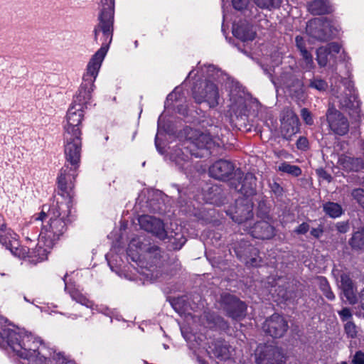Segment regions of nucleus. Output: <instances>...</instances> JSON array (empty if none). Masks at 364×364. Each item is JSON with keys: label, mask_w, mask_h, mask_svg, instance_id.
I'll return each mask as SVG.
<instances>
[{"label": "nucleus", "mask_w": 364, "mask_h": 364, "mask_svg": "<svg viewBox=\"0 0 364 364\" xmlns=\"http://www.w3.org/2000/svg\"><path fill=\"white\" fill-rule=\"evenodd\" d=\"M41 346L42 341L24 329L1 328L0 347H9L16 355L26 360L28 364H51L50 359L41 355L44 346L38 351Z\"/></svg>", "instance_id": "1"}, {"label": "nucleus", "mask_w": 364, "mask_h": 364, "mask_svg": "<svg viewBox=\"0 0 364 364\" xmlns=\"http://www.w3.org/2000/svg\"><path fill=\"white\" fill-rule=\"evenodd\" d=\"M71 208L70 202H56L49 208L43 205L42 211L32 218L33 221L42 223L39 235L47 246L53 247L66 231L71 221Z\"/></svg>", "instance_id": "2"}, {"label": "nucleus", "mask_w": 364, "mask_h": 364, "mask_svg": "<svg viewBox=\"0 0 364 364\" xmlns=\"http://www.w3.org/2000/svg\"><path fill=\"white\" fill-rule=\"evenodd\" d=\"M188 139L183 144L182 148L175 149L171 154V159L181 169H186L189 166L190 156L196 158H202L210 154V150L215 144V138L212 137L209 132H202L196 129H190Z\"/></svg>", "instance_id": "3"}, {"label": "nucleus", "mask_w": 364, "mask_h": 364, "mask_svg": "<svg viewBox=\"0 0 364 364\" xmlns=\"http://www.w3.org/2000/svg\"><path fill=\"white\" fill-rule=\"evenodd\" d=\"M102 42L101 48L91 57L89 60L86 71L82 77L81 83L77 92L73 98L72 105L82 109L87 108L91 100V93L94 90V82L98 75L102 63L107 55L109 44L112 41H107L102 38L99 39Z\"/></svg>", "instance_id": "4"}, {"label": "nucleus", "mask_w": 364, "mask_h": 364, "mask_svg": "<svg viewBox=\"0 0 364 364\" xmlns=\"http://www.w3.org/2000/svg\"><path fill=\"white\" fill-rule=\"evenodd\" d=\"M253 205L247 201L245 204L237 202L236 210L231 214L232 219L241 225L245 231H247L253 237L269 240L274 235V229L268 221L262 220L252 226Z\"/></svg>", "instance_id": "5"}, {"label": "nucleus", "mask_w": 364, "mask_h": 364, "mask_svg": "<svg viewBox=\"0 0 364 364\" xmlns=\"http://www.w3.org/2000/svg\"><path fill=\"white\" fill-rule=\"evenodd\" d=\"M101 7L98 18L99 23L94 30L95 40L97 43L100 38L107 41L112 40L114 0H101Z\"/></svg>", "instance_id": "6"}, {"label": "nucleus", "mask_w": 364, "mask_h": 364, "mask_svg": "<svg viewBox=\"0 0 364 364\" xmlns=\"http://www.w3.org/2000/svg\"><path fill=\"white\" fill-rule=\"evenodd\" d=\"M127 255L134 262H141V258L150 259L155 264L161 257V250L158 246L151 244L149 240L140 237L134 238L129 244Z\"/></svg>", "instance_id": "7"}, {"label": "nucleus", "mask_w": 364, "mask_h": 364, "mask_svg": "<svg viewBox=\"0 0 364 364\" xmlns=\"http://www.w3.org/2000/svg\"><path fill=\"white\" fill-rule=\"evenodd\" d=\"M343 90L339 92L335 88L332 89L333 95L338 100L341 108L349 112L353 117H359L360 102L358 100L352 82L348 80H342Z\"/></svg>", "instance_id": "8"}, {"label": "nucleus", "mask_w": 364, "mask_h": 364, "mask_svg": "<svg viewBox=\"0 0 364 364\" xmlns=\"http://www.w3.org/2000/svg\"><path fill=\"white\" fill-rule=\"evenodd\" d=\"M343 90L339 92L335 88L332 89L333 95L338 100L341 108L349 112L353 117H359L360 102L358 100L352 82L348 80H342Z\"/></svg>", "instance_id": "9"}, {"label": "nucleus", "mask_w": 364, "mask_h": 364, "mask_svg": "<svg viewBox=\"0 0 364 364\" xmlns=\"http://www.w3.org/2000/svg\"><path fill=\"white\" fill-rule=\"evenodd\" d=\"M193 97L196 103L206 102L210 107H215L220 98L218 86L210 80L196 83L193 88Z\"/></svg>", "instance_id": "10"}, {"label": "nucleus", "mask_w": 364, "mask_h": 364, "mask_svg": "<svg viewBox=\"0 0 364 364\" xmlns=\"http://www.w3.org/2000/svg\"><path fill=\"white\" fill-rule=\"evenodd\" d=\"M74 166L69 167L65 164L60 170L58 177V187L60 191L62 200L56 202H70L73 205L72 198L73 197L74 181L77 176L76 170Z\"/></svg>", "instance_id": "11"}, {"label": "nucleus", "mask_w": 364, "mask_h": 364, "mask_svg": "<svg viewBox=\"0 0 364 364\" xmlns=\"http://www.w3.org/2000/svg\"><path fill=\"white\" fill-rule=\"evenodd\" d=\"M306 33L311 38L326 41L337 33L336 28H333L331 22L326 18H315L310 20L306 25Z\"/></svg>", "instance_id": "12"}, {"label": "nucleus", "mask_w": 364, "mask_h": 364, "mask_svg": "<svg viewBox=\"0 0 364 364\" xmlns=\"http://www.w3.org/2000/svg\"><path fill=\"white\" fill-rule=\"evenodd\" d=\"M0 242L16 257L19 258L28 257L31 259L30 250L21 247L18 241V235L4 224L0 225Z\"/></svg>", "instance_id": "13"}, {"label": "nucleus", "mask_w": 364, "mask_h": 364, "mask_svg": "<svg viewBox=\"0 0 364 364\" xmlns=\"http://www.w3.org/2000/svg\"><path fill=\"white\" fill-rule=\"evenodd\" d=\"M331 131L339 136L346 135L349 131L348 119L333 106H330L326 114Z\"/></svg>", "instance_id": "14"}, {"label": "nucleus", "mask_w": 364, "mask_h": 364, "mask_svg": "<svg viewBox=\"0 0 364 364\" xmlns=\"http://www.w3.org/2000/svg\"><path fill=\"white\" fill-rule=\"evenodd\" d=\"M83 112L84 109L73 105L70 107L67 112L66 124L64 126V136H66L68 139H70L71 134L81 135L80 126L84 115Z\"/></svg>", "instance_id": "15"}, {"label": "nucleus", "mask_w": 364, "mask_h": 364, "mask_svg": "<svg viewBox=\"0 0 364 364\" xmlns=\"http://www.w3.org/2000/svg\"><path fill=\"white\" fill-rule=\"evenodd\" d=\"M67 277V274H65L63 277V281L65 282V291H68L69 293L70 297L73 301H75L77 303L80 304L81 305L85 306L87 308H90L92 311V314L95 313V311H97L98 313L103 314L112 319V317L114 315V311L109 309L108 307L105 306H98L95 305L94 303L90 301L89 299L86 297L84 294H82L78 289H76L75 288H70L67 286V283L65 281V277Z\"/></svg>", "instance_id": "16"}, {"label": "nucleus", "mask_w": 364, "mask_h": 364, "mask_svg": "<svg viewBox=\"0 0 364 364\" xmlns=\"http://www.w3.org/2000/svg\"><path fill=\"white\" fill-rule=\"evenodd\" d=\"M209 173L211 177L220 181L229 179L232 174L238 179H242V178L240 170L235 171L233 164L226 160L215 161L209 168Z\"/></svg>", "instance_id": "17"}, {"label": "nucleus", "mask_w": 364, "mask_h": 364, "mask_svg": "<svg viewBox=\"0 0 364 364\" xmlns=\"http://www.w3.org/2000/svg\"><path fill=\"white\" fill-rule=\"evenodd\" d=\"M257 364H284L281 350L272 345L259 346L256 354Z\"/></svg>", "instance_id": "18"}, {"label": "nucleus", "mask_w": 364, "mask_h": 364, "mask_svg": "<svg viewBox=\"0 0 364 364\" xmlns=\"http://www.w3.org/2000/svg\"><path fill=\"white\" fill-rule=\"evenodd\" d=\"M221 303L228 315L233 319H241L245 315L246 305L235 296L225 293L221 295Z\"/></svg>", "instance_id": "19"}, {"label": "nucleus", "mask_w": 364, "mask_h": 364, "mask_svg": "<svg viewBox=\"0 0 364 364\" xmlns=\"http://www.w3.org/2000/svg\"><path fill=\"white\" fill-rule=\"evenodd\" d=\"M287 320L278 314H274L263 323V331L273 338L282 337L288 329Z\"/></svg>", "instance_id": "20"}, {"label": "nucleus", "mask_w": 364, "mask_h": 364, "mask_svg": "<svg viewBox=\"0 0 364 364\" xmlns=\"http://www.w3.org/2000/svg\"><path fill=\"white\" fill-rule=\"evenodd\" d=\"M65 155L66 161L72 166L77 168L80 160L81 139L80 136L71 134L70 139L64 136Z\"/></svg>", "instance_id": "21"}, {"label": "nucleus", "mask_w": 364, "mask_h": 364, "mask_svg": "<svg viewBox=\"0 0 364 364\" xmlns=\"http://www.w3.org/2000/svg\"><path fill=\"white\" fill-rule=\"evenodd\" d=\"M140 227L144 230L151 232L161 240L166 237L163 222L153 216L144 215L139 218Z\"/></svg>", "instance_id": "22"}, {"label": "nucleus", "mask_w": 364, "mask_h": 364, "mask_svg": "<svg viewBox=\"0 0 364 364\" xmlns=\"http://www.w3.org/2000/svg\"><path fill=\"white\" fill-rule=\"evenodd\" d=\"M341 50V46L337 43H331L316 50V60L320 67H325L331 58H334Z\"/></svg>", "instance_id": "23"}, {"label": "nucleus", "mask_w": 364, "mask_h": 364, "mask_svg": "<svg viewBox=\"0 0 364 364\" xmlns=\"http://www.w3.org/2000/svg\"><path fill=\"white\" fill-rule=\"evenodd\" d=\"M232 33L243 42L252 41L256 36V31L253 29L252 26L246 20L234 23Z\"/></svg>", "instance_id": "24"}, {"label": "nucleus", "mask_w": 364, "mask_h": 364, "mask_svg": "<svg viewBox=\"0 0 364 364\" xmlns=\"http://www.w3.org/2000/svg\"><path fill=\"white\" fill-rule=\"evenodd\" d=\"M230 186L244 196H250L253 195L255 192L256 178L252 173H247L242 182L238 181V183H236L232 181L230 182Z\"/></svg>", "instance_id": "25"}, {"label": "nucleus", "mask_w": 364, "mask_h": 364, "mask_svg": "<svg viewBox=\"0 0 364 364\" xmlns=\"http://www.w3.org/2000/svg\"><path fill=\"white\" fill-rule=\"evenodd\" d=\"M340 287L344 296L350 304L354 305L358 302V297L356 295L357 289L348 274H342L341 275Z\"/></svg>", "instance_id": "26"}, {"label": "nucleus", "mask_w": 364, "mask_h": 364, "mask_svg": "<svg viewBox=\"0 0 364 364\" xmlns=\"http://www.w3.org/2000/svg\"><path fill=\"white\" fill-rule=\"evenodd\" d=\"M299 130L298 118L293 114L287 119L284 118L282 120L281 135L284 139L291 141Z\"/></svg>", "instance_id": "27"}, {"label": "nucleus", "mask_w": 364, "mask_h": 364, "mask_svg": "<svg viewBox=\"0 0 364 364\" xmlns=\"http://www.w3.org/2000/svg\"><path fill=\"white\" fill-rule=\"evenodd\" d=\"M53 247H48L45 240H42L41 235L38 236V242L35 250L30 251L31 262L37 263L45 260L47 258L48 254Z\"/></svg>", "instance_id": "28"}, {"label": "nucleus", "mask_w": 364, "mask_h": 364, "mask_svg": "<svg viewBox=\"0 0 364 364\" xmlns=\"http://www.w3.org/2000/svg\"><path fill=\"white\" fill-rule=\"evenodd\" d=\"M200 321L202 324L209 328H219L225 329L228 325L223 318L216 315L215 313L205 311L201 316Z\"/></svg>", "instance_id": "29"}, {"label": "nucleus", "mask_w": 364, "mask_h": 364, "mask_svg": "<svg viewBox=\"0 0 364 364\" xmlns=\"http://www.w3.org/2000/svg\"><path fill=\"white\" fill-rule=\"evenodd\" d=\"M338 164L346 171H358L364 168V159L345 154L339 156Z\"/></svg>", "instance_id": "30"}, {"label": "nucleus", "mask_w": 364, "mask_h": 364, "mask_svg": "<svg viewBox=\"0 0 364 364\" xmlns=\"http://www.w3.org/2000/svg\"><path fill=\"white\" fill-rule=\"evenodd\" d=\"M203 200L205 203L219 205L222 203V191L217 185L208 186L203 190Z\"/></svg>", "instance_id": "31"}, {"label": "nucleus", "mask_w": 364, "mask_h": 364, "mask_svg": "<svg viewBox=\"0 0 364 364\" xmlns=\"http://www.w3.org/2000/svg\"><path fill=\"white\" fill-rule=\"evenodd\" d=\"M308 10L314 15H322L333 11L328 0H314L308 4Z\"/></svg>", "instance_id": "32"}, {"label": "nucleus", "mask_w": 364, "mask_h": 364, "mask_svg": "<svg viewBox=\"0 0 364 364\" xmlns=\"http://www.w3.org/2000/svg\"><path fill=\"white\" fill-rule=\"evenodd\" d=\"M230 97L231 101L230 107L232 112L237 116L245 114L246 112V105L243 97L241 95H235L231 90Z\"/></svg>", "instance_id": "33"}, {"label": "nucleus", "mask_w": 364, "mask_h": 364, "mask_svg": "<svg viewBox=\"0 0 364 364\" xmlns=\"http://www.w3.org/2000/svg\"><path fill=\"white\" fill-rule=\"evenodd\" d=\"M249 0H232L233 7L238 11H243L245 16L250 19H256L260 17L261 14L259 12L257 7L252 6L249 9H246Z\"/></svg>", "instance_id": "34"}, {"label": "nucleus", "mask_w": 364, "mask_h": 364, "mask_svg": "<svg viewBox=\"0 0 364 364\" xmlns=\"http://www.w3.org/2000/svg\"><path fill=\"white\" fill-rule=\"evenodd\" d=\"M208 353L221 360L227 359L229 357V347L223 341H217L208 346Z\"/></svg>", "instance_id": "35"}, {"label": "nucleus", "mask_w": 364, "mask_h": 364, "mask_svg": "<svg viewBox=\"0 0 364 364\" xmlns=\"http://www.w3.org/2000/svg\"><path fill=\"white\" fill-rule=\"evenodd\" d=\"M325 213L330 218H336L343 214V209L341 205L334 202H326L323 205Z\"/></svg>", "instance_id": "36"}, {"label": "nucleus", "mask_w": 364, "mask_h": 364, "mask_svg": "<svg viewBox=\"0 0 364 364\" xmlns=\"http://www.w3.org/2000/svg\"><path fill=\"white\" fill-rule=\"evenodd\" d=\"M320 290L323 295L330 301H333L336 298L335 294L332 291L329 283L323 277H318L316 279Z\"/></svg>", "instance_id": "37"}, {"label": "nucleus", "mask_w": 364, "mask_h": 364, "mask_svg": "<svg viewBox=\"0 0 364 364\" xmlns=\"http://www.w3.org/2000/svg\"><path fill=\"white\" fill-rule=\"evenodd\" d=\"M350 246L354 249H362L364 247V228L355 232L349 242Z\"/></svg>", "instance_id": "38"}, {"label": "nucleus", "mask_w": 364, "mask_h": 364, "mask_svg": "<svg viewBox=\"0 0 364 364\" xmlns=\"http://www.w3.org/2000/svg\"><path fill=\"white\" fill-rule=\"evenodd\" d=\"M278 170L282 172L291 174L294 176H299L301 173V168L294 165H291L287 162H283L278 166Z\"/></svg>", "instance_id": "39"}, {"label": "nucleus", "mask_w": 364, "mask_h": 364, "mask_svg": "<svg viewBox=\"0 0 364 364\" xmlns=\"http://www.w3.org/2000/svg\"><path fill=\"white\" fill-rule=\"evenodd\" d=\"M255 4L264 9L272 10L279 7L281 0H254Z\"/></svg>", "instance_id": "40"}, {"label": "nucleus", "mask_w": 364, "mask_h": 364, "mask_svg": "<svg viewBox=\"0 0 364 364\" xmlns=\"http://www.w3.org/2000/svg\"><path fill=\"white\" fill-rule=\"evenodd\" d=\"M309 87L322 92L327 90L328 83L324 80L318 77H315L310 80Z\"/></svg>", "instance_id": "41"}, {"label": "nucleus", "mask_w": 364, "mask_h": 364, "mask_svg": "<svg viewBox=\"0 0 364 364\" xmlns=\"http://www.w3.org/2000/svg\"><path fill=\"white\" fill-rule=\"evenodd\" d=\"M300 53L304 63V68L306 70L312 69L314 67V63L313 56L311 53L307 50H302Z\"/></svg>", "instance_id": "42"}, {"label": "nucleus", "mask_w": 364, "mask_h": 364, "mask_svg": "<svg viewBox=\"0 0 364 364\" xmlns=\"http://www.w3.org/2000/svg\"><path fill=\"white\" fill-rule=\"evenodd\" d=\"M344 330L348 337L355 338L357 336V326L351 321H348L344 326Z\"/></svg>", "instance_id": "43"}, {"label": "nucleus", "mask_w": 364, "mask_h": 364, "mask_svg": "<svg viewBox=\"0 0 364 364\" xmlns=\"http://www.w3.org/2000/svg\"><path fill=\"white\" fill-rule=\"evenodd\" d=\"M352 197L364 209V189L355 188L351 193Z\"/></svg>", "instance_id": "44"}, {"label": "nucleus", "mask_w": 364, "mask_h": 364, "mask_svg": "<svg viewBox=\"0 0 364 364\" xmlns=\"http://www.w3.org/2000/svg\"><path fill=\"white\" fill-rule=\"evenodd\" d=\"M207 73L208 77L215 80H218L219 77L223 75V72L213 65H209L207 67Z\"/></svg>", "instance_id": "45"}, {"label": "nucleus", "mask_w": 364, "mask_h": 364, "mask_svg": "<svg viewBox=\"0 0 364 364\" xmlns=\"http://www.w3.org/2000/svg\"><path fill=\"white\" fill-rule=\"evenodd\" d=\"M269 208L266 205L264 201H260L259 203V216L262 219L268 218Z\"/></svg>", "instance_id": "46"}, {"label": "nucleus", "mask_w": 364, "mask_h": 364, "mask_svg": "<svg viewBox=\"0 0 364 364\" xmlns=\"http://www.w3.org/2000/svg\"><path fill=\"white\" fill-rule=\"evenodd\" d=\"M338 314L343 321H348V320L351 319L353 316L350 309L347 307L339 311Z\"/></svg>", "instance_id": "47"}, {"label": "nucleus", "mask_w": 364, "mask_h": 364, "mask_svg": "<svg viewBox=\"0 0 364 364\" xmlns=\"http://www.w3.org/2000/svg\"><path fill=\"white\" fill-rule=\"evenodd\" d=\"M53 359L55 360L58 364H75L73 361L67 360L65 356L60 353H54Z\"/></svg>", "instance_id": "48"}, {"label": "nucleus", "mask_w": 364, "mask_h": 364, "mask_svg": "<svg viewBox=\"0 0 364 364\" xmlns=\"http://www.w3.org/2000/svg\"><path fill=\"white\" fill-rule=\"evenodd\" d=\"M301 115L306 124L309 125L313 124L314 120L312 119L311 114L306 108H303L301 110Z\"/></svg>", "instance_id": "49"}, {"label": "nucleus", "mask_w": 364, "mask_h": 364, "mask_svg": "<svg viewBox=\"0 0 364 364\" xmlns=\"http://www.w3.org/2000/svg\"><path fill=\"white\" fill-rule=\"evenodd\" d=\"M296 147L300 150H306L309 147V141L306 137L301 136L296 141Z\"/></svg>", "instance_id": "50"}, {"label": "nucleus", "mask_w": 364, "mask_h": 364, "mask_svg": "<svg viewBox=\"0 0 364 364\" xmlns=\"http://www.w3.org/2000/svg\"><path fill=\"white\" fill-rule=\"evenodd\" d=\"M245 262L252 267H257L259 265L261 259L259 257H246L244 259Z\"/></svg>", "instance_id": "51"}, {"label": "nucleus", "mask_w": 364, "mask_h": 364, "mask_svg": "<svg viewBox=\"0 0 364 364\" xmlns=\"http://www.w3.org/2000/svg\"><path fill=\"white\" fill-rule=\"evenodd\" d=\"M352 363L364 364V353L361 351H357L353 358Z\"/></svg>", "instance_id": "52"}, {"label": "nucleus", "mask_w": 364, "mask_h": 364, "mask_svg": "<svg viewBox=\"0 0 364 364\" xmlns=\"http://www.w3.org/2000/svg\"><path fill=\"white\" fill-rule=\"evenodd\" d=\"M271 191L277 196H281L282 194L283 189L280 185L277 182H273L269 184Z\"/></svg>", "instance_id": "53"}, {"label": "nucleus", "mask_w": 364, "mask_h": 364, "mask_svg": "<svg viewBox=\"0 0 364 364\" xmlns=\"http://www.w3.org/2000/svg\"><path fill=\"white\" fill-rule=\"evenodd\" d=\"M336 229L339 232L346 233L349 230V226L346 222H339L336 224Z\"/></svg>", "instance_id": "54"}, {"label": "nucleus", "mask_w": 364, "mask_h": 364, "mask_svg": "<svg viewBox=\"0 0 364 364\" xmlns=\"http://www.w3.org/2000/svg\"><path fill=\"white\" fill-rule=\"evenodd\" d=\"M309 225L306 223H303L297 227L295 230V232L297 234H305L309 231Z\"/></svg>", "instance_id": "55"}, {"label": "nucleus", "mask_w": 364, "mask_h": 364, "mask_svg": "<svg viewBox=\"0 0 364 364\" xmlns=\"http://www.w3.org/2000/svg\"><path fill=\"white\" fill-rule=\"evenodd\" d=\"M295 41H296V47L298 48V49L299 50L300 52H301L302 50H306V48H305V43H304V39L302 37L296 36Z\"/></svg>", "instance_id": "56"}, {"label": "nucleus", "mask_w": 364, "mask_h": 364, "mask_svg": "<svg viewBox=\"0 0 364 364\" xmlns=\"http://www.w3.org/2000/svg\"><path fill=\"white\" fill-rule=\"evenodd\" d=\"M323 232V230L321 226H319L316 228H313L311 230V235L315 238H319L322 235Z\"/></svg>", "instance_id": "57"}, {"label": "nucleus", "mask_w": 364, "mask_h": 364, "mask_svg": "<svg viewBox=\"0 0 364 364\" xmlns=\"http://www.w3.org/2000/svg\"><path fill=\"white\" fill-rule=\"evenodd\" d=\"M364 289L361 291V295H360V307L363 311H359L356 313L358 316H364Z\"/></svg>", "instance_id": "58"}, {"label": "nucleus", "mask_w": 364, "mask_h": 364, "mask_svg": "<svg viewBox=\"0 0 364 364\" xmlns=\"http://www.w3.org/2000/svg\"><path fill=\"white\" fill-rule=\"evenodd\" d=\"M179 93V90L178 88H176L175 90L170 93L168 97H167V100H178V94Z\"/></svg>", "instance_id": "59"}, {"label": "nucleus", "mask_w": 364, "mask_h": 364, "mask_svg": "<svg viewBox=\"0 0 364 364\" xmlns=\"http://www.w3.org/2000/svg\"><path fill=\"white\" fill-rule=\"evenodd\" d=\"M319 174L320 176L324 178L325 180L328 181H331V176L330 174H328V173H326L325 171L323 170H320L319 171Z\"/></svg>", "instance_id": "60"}, {"label": "nucleus", "mask_w": 364, "mask_h": 364, "mask_svg": "<svg viewBox=\"0 0 364 364\" xmlns=\"http://www.w3.org/2000/svg\"><path fill=\"white\" fill-rule=\"evenodd\" d=\"M150 272H151V270L149 269H147L145 271L143 269H141L140 273L145 275L146 277H149L150 276L151 277L153 275L152 274L149 273Z\"/></svg>", "instance_id": "61"}, {"label": "nucleus", "mask_w": 364, "mask_h": 364, "mask_svg": "<svg viewBox=\"0 0 364 364\" xmlns=\"http://www.w3.org/2000/svg\"><path fill=\"white\" fill-rule=\"evenodd\" d=\"M155 145H156V147L157 149V150L160 152V153H162L161 149H159V144H158V141H157V136H156L155 138Z\"/></svg>", "instance_id": "62"}, {"label": "nucleus", "mask_w": 364, "mask_h": 364, "mask_svg": "<svg viewBox=\"0 0 364 364\" xmlns=\"http://www.w3.org/2000/svg\"><path fill=\"white\" fill-rule=\"evenodd\" d=\"M178 239H179L180 240H182V241H181V246L179 247V248H181V246L185 243V242H186V239H185L183 237H182V236H181L180 238H178Z\"/></svg>", "instance_id": "63"}, {"label": "nucleus", "mask_w": 364, "mask_h": 364, "mask_svg": "<svg viewBox=\"0 0 364 364\" xmlns=\"http://www.w3.org/2000/svg\"><path fill=\"white\" fill-rule=\"evenodd\" d=\"M250 250H251V251H252V252H253V254H254L255 255H257V252H258V251H257V250L256 248H254V247H250Z\"/></svg>", "instance_id": "64"}]
</instances>
